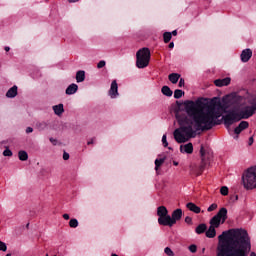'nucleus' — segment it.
Listing matches in <instances>:
<instances>
[{"label": "nucleus", "instance_id": "c9c22d12", "mask_svg": "<svg viewBox=\"0 0 256 256\" xmlns=\"http://www.w3.org/2000/svg\"><path fill=\"white\" fill-rule=\"evenodd\" d=\"M189 251L191 253H197V245H195V244L190 245L189 246Z\"/></svg>", "mask_w": 256, "mask_h": 256}, {"label": "nucleus", "instance_id": "37998d69", "mask_svg": "<svg viewBox=\"0 0 256 256\" xmlns=\"http://www.w3.org/2000/svg\"><path fill=\"white\" fill-rule=\"evenodd\" d=\"M63 159H64V161H69V153L64 152L63 153Z\"/></svg>", "mask_w": 256, "mask_h": 256}, {"label": "nucleus", "instance_id": "393cba45", "mask_svg": "<svg viewBox=\"0 0 256 256\" xmlns=\"http://www.w3.org/2000/svg\"><path fill=\"white\" fill-rule=\"evenodd\" d=\"M18 157L20 161H27L29 159V154L25 150H20L18 152Z\"/></svg>", "mask_w": 256, "mask_h": 256}, {"label": "nucleus", "instance_id": "9b49d317", "mask_svg": "<svg viewBox=\"0 0 256 256\" xmlns=\"http://www.w3.org/2000/svg\"><path fill=\"white\" fill-rule=\"evenodd\" d=\"M214 217L220 219L222 221L221 224L223 225V223L227 221V208H221Z\"/></svg>", "mask_w": 256, "mask_h": 256}, {"label": "nucleus", "instance_id": "49530a36", "mask_svg": "<svg viewBox=\"0 0 256 256\" xmlns=\"http://www.w3.org/2000/svg\"><path fill=\"white\" fill-rule=\"evenodd\" d=\"M94 141H95V138H92L90 141L87 142V145H93Z\"/></svg>", "mask_w": 256, "mask_h": 256}, {"label": "nucleus", "instance_id": "e2e57ef3", "mask_svg": "<svg viewBox=\"0 0 256 256\" xmlns=\"http://www.w3.org/2000/svg\"><path fill=\"white\" fill-rule=\"evenodd\" d=\"M46 256H49V254H46Z\"/></svg>", "mask_w": 256, "mask_h": 256}, {"label": "nucleus", "instance_id": "b1692460", "mask_svg": "<svg viewBox=\"0 0 256 256\" xmlns=\"http://www.w3.org/2000/svg\"><path fill=\"white\" fill-rule=\"evenodd\" d=\"M161 93H163L166 97H173V90L169 88V86H163Z\"/></svg>", "mask_w": 256, "mask_h": 256}, {"label": "nucleus", "instance_id": "bf43d9fd", "mask_svg": "<svg viewBox=\"0 0 256 256\" xmlns=\"http://www.w3.org/2000/svg\"><path fill=\"white\" fill-rule=\"evenodd\" d=\"M176 103H177V105H179V101H177Z\"/></svg>", "mask_w": 256, "mask_h": 256}, {"label": "nucleus", "instance_id": "c85d7f7f", "mask_svg": "<svg viewBox=\"0 0 256 256\" xmlns=\"http://www.w3.org/2000/svg\"><path fill=\"white\" fill-rule=\"evenodd\" d=\"M69 227H71L72 229H77V227H79V221L75 218H72L69 221Z\"/></svg>", "mask_w": 256, "mask_h": 256}, {"label": "nucleus", "instance_id": "4be33fe9", "mask_svg": "<svg viewBox=\"0 0 256 256\" xmlns=\"http://www.w3.org/2000/svg\"><path fill=\"white\" fill-rule=\"evenodd\" d=\"M222 221L217 218L216 216L212 217L210 220V226L215 227L216 229H218V227H220Z\"/></svg>", "mask_w": 256, "mask_h": 256}, {"label": "nucleus", "instance_id": "ea45409f", "mask_svg": "<svg viewBox=\"0 0 256 256\" xmlns=\"http://www.w3.org/2000/svg\"><path fill=\"white\" fill-rule=\"evenodd\" d=\"M242 131H243V130L241 129L240 126H237V127L234 129L235 135H240V133H241Z\"/></svg>", "mask_w": 256, "mask_h": 256}, {"label": "nucleus", "instance_id": "a878e982", "mask_svg": "<svg viewBox=\"0 0 256 256\" xmlns=\"http://www.w3.org/2000/svg\"><path fill=\"white\" fill-rule=\"evenodd\" d=\"M36 127H37V129H39V131H45V129H47V127H49V123H48V122H45V121H43V122H38V123L36 124Z\"/></svg>", "mask_w": 256, "mask_h": 256}, {"label": "nucleus", "instance_id": "de8ad7c7", "mask_svg": "<svg viewBox=\"0 0 256 256\" xmlns=\"http://www.w3.org/2000/svg\"><path fill=\"white\" fill-rule=\"evenodd\" d=\"M50 142H52L54 145H57V140L54 138H50Z\"/></svg>", "mask_w": 256, "mask_h": 256}, {"label": "nucleus", "instance_id": "c03bdc74", "mask_svg": "<svg viewBox=\"0 0 256 256\" xmlns=\"http://www.w3.org/2000/svg\"><path fill=\"white\" fill-rule=\"evenodd\" d=\"M26 133H33V128L27 127L26 128Z\"/></svg>", "mask_w": 256, "mask_h": 256}, {"label": "nucleus", "instance_id": "a18cd8bd", "mask_svg": "<svg viewBox=\"0 0 256 256\" xmlns=\"http://www.w3.org/2000/svg\"><path fill=\"white\" fill-rule=\"evenodd\" d=\"M63 219H65L66 221H69L70 219L69 214H63Z\"/></svg>", "mask_w": 256, "mask_h": 256}, {"label": "nucleus", "instance_id": "8fccbe9b", "mask_svg": "<svg viewBox=\"0 0 256 256\" xmlns=\"http://www.w3.org/2000/svg\"><path fill=\"white\" fill-rule=\"evenodd\" d=\"M171 35L174 36V37H177V30H173Z\"/></svg>", "mask_w": 256, "mask_h": 256}, {"label": "nucleus", "instance_id": "7c9ffc66", "mask_svg": "<svg viewBox=\"0 0 256 256\" xmlns=\"http://www.w3.org/2000/svg\"><path fill=\"white\" fill-rule=\"evenodd\" d=\"M242 131H245V129L249 128V122L247 121H241L238 125Z\"/></svg>", "mask_w": 256, "mask_h": 256}, {"label": "nucleus", "instance_id": "864d4df0", "mask_svg": "<svg viewBox=\"0 0 256 256\" xmlns=\"http://www.w3.org/2000/svg\"><path fill=\"white\" fill-rule=\"evenodd\" d=\"M68 1V3H77V1H79V0H67Z\"/></svg>", "mask_w": 256, "mask_h": 256}, {"label": "nucleus", "instance_id": "79ce46f5", "mask_svg": "<svg viewBox=\"0 0 256 256\" xmlns=\"http://www.w3.org/2000/svg\"><path fill=\"white\" fill-rule=\"evenodd\" d=\"M178 87H185V79L180 78L179 83H178Z\"/></svg>", "mask_w": 256, "mask_h": 256}, {"label": "nucleus", "instance_id": "ddd939ff", "mask_svg": "<svg viewBox=\"0 0 256 256\" xmlns=\"http://www.w3.org/2000/svg\"><path fill=\"white\" fill-rule=\"evenodd\" d=\"M180 153L191 155L193 153V143L189 142L188 144L180 145Z\"/></svg>", "mask_w": 256, "mask_h": 256}, {"label": "nucleus", "instance_id": "f03ea898", "mask_svg": "<svg viewBox=\"0 0 256 256\" xmlns=\"http://www.w3.org/2000/svg\"><path fill=\"white\" fill-rule=\"evenodd\" d=\"M216 256H249L251 237L245 229H230L218 236Z\"/></svg>", "mask_w": 256, "mask_h": 256}, {"label": "nucleus", "instance_id": "c756f323", "mask_svg": "<svg viewBox=\"0 0 256 256\" xmlns=\"http://www.w3.org/2000/svg\"><path fill=\"white\" fill-rule=\"evenodd\" d=\"M163 39H164V43H169V41L173 39L171 32H164Z\"/></svg>", "mask_w": 256, "mask_h": 256}, {"label": "nucleus", "instance_id": "09e8293b", "mask_svg": "<svg viewBox=\"0 0 256 256\" xmlns=\"http://www.w3.org/2000/svg\"><path fill=\"white\" fill-rule=\"evenodd\" d=\"M169 49H173V47H175V43L171 42L169 45H168Z\"/></svg>", "mask_w": 256, "mask_h": 256}, {"label": "nucleus", "instance_id": "1a4fd4ad", "mask_svg": "<svg viewBox=\"0 0 256 256\" xmlns=\"http://www.w3.org/2000/svg\"><path fill=\"white\" fill-rule=\"evenodd\" d=\"M251 57H253V51L249 48L244 49L240 55L242 63H248Z\"/></svg>", "mask_w": 256, "mask_h": 256}, {"label": "nucleus", "instance_id": "052dcab7", "mask_svg": "<svg viewBox=\"0 0 256 256\" xmlns=\"http://www.w3.org/2000/svg\"><path fill=\"white\" fill-rule=\"evenodd\" d=\"M6 256H11V254H7Z\"/></svg>", "mask_w": 256, "mask_h": 256}, {"label": "nucleus", "instance_id": "5701e85b", "mask_svg": "<svg viewBox=\"0 0 256 256\" xmlns=\"http://www.w3.org/2000/svg\"><path fill=\"white\" fill-rule=\"evenodd\" d=\"M76 81L77 83H83V81H85V71L79 70L76 73Z\"/></svg>", "mask_w": 256, "mask_h": 256}, {"label": "nucleus", "instance_id": "0eeeda50", "mask_svg": "<svg viewBox=\"0 0 256 256\" xmlns=\"http://www.w3.org/2000/svg\"><path fill=\"white\" fill-rule=\"evenodd\" d=\"M109 95L111 99H115L119 95V86L117 85V80H113L110 86Z\"/></svg>", "mask_w": 256, "mask_h": 256}, {"label": "nucleus", "instance_id": "5fc2aeb1", "mask_svg": "<svg viewBox=\"0 0 256 256\" xmlns=\"http://www.w3.org/2000/svg\"><path fill=\"white\" fill-rule=\"evenodd\" d=\"M173 165H175V167H177L179 165V162L173 161Z\"/></svg>", "mask_w": 256, "mask_h": 256}, {"label": "nucleus", "instance_id": "f8f14e48", "mask_svg": "<svg viewBox=\"0 0 256 256\" xmlns=\"http://www.w3.org/2000/svg\"><path fill=\"white\" fill-rule=\"evenodd\" d=\"M231 83V78L226 77L223 79H217L214 81V85H216V87H227V85H230Z\"/></svg>", "mask_w": 256, "mask_h": 256}, {"label": "nucleus", "instance_id": "20e7f679", "mask_svg": "<svg viewBox=\"0 0 256 256\" xmlns=\"http://www.w3.org/2000/svg\"><path fill=\"white\" fill-rule=\"evenodd\" d=\"M200 156H201V164L199 166L193 164L190 165V175H195L199 177V175H203V171L207 167L209 160L211 159V153L205 151V147L201 145L200 147Z\"/></svg>", "mask_w": 256, "mask_h": 256}, {"label": "nucleus", "instance_id": "f704fd0d", "mask_svg": "<svg viewBox=\"0 0 256 256\" xmlns=\"http://www.w3.org/2000/svg\"><path fill=\"white\" fill-rule=\"evenodd\" d=\"M215 209H217V204L213 203L212 205H210L207 209L208 213H211V211H215Z\"/></svg>", "mask_w": 256, "mask_h": 256}, {"label": "nucleus", "instance_id": "58836bf2", "mask_svg": "<svg viewBox=\"0 0 256 256\" xmlns=\"http://www.w3.org/2000/svg\"><path fill=\"white\" fill-rule=\"evenodd\" d=\"M105 65H107V63L105 62V60H102V61H100V62L97 64V68H98V69H103V67H105Z\"/></svg>", "mask_w": 256, "mask_h": 256}, {"label": "nucleus", "instance_id": "39448f33", "mask_svg": "<svg viewBox=\"0 0 256 256\" xmlns=\"http://www.w3.org/2000/svg\"><path fill=\"white\" fill-rule=\"evenodd\" d=\"M151 61V50L144 47L137 51L136 53V67L138 69H145L149 67V62Z\"/></svg>", "mask_w": 256, "mask_h": 256}, {"label": "nucleus", "instance_id": "473e14b6", "mask_svg": "<svg viewBox=\"0 0 256 256\" xmlns=\"http://www.w3.org/2000/svg\"><path fill=\"white\" fill-rule=\"evenodd\" d=\"M162 145L163 147H169V142H167V134L162 136Z\"/></svg>", "mask_w": 256, "mask_h": 256}, {"label": "nucleus", "instance_id": "4c0bfd02", "mask_svg": "<svg viewBox=\"0 0 256 256\" xmlns=\"http://www.w3.org/2000/svg\"><path fill=\"white\" fill-rule=\"evenodd\" d=\"M0 251H7V244L3 241H0Z\"/></svg>", "mask_w": 256, "mask_h": 256}, {"label": "nucleus", "instance_id": "bb28decb", "mask_svg": "<svg viewBox=\"0 0 256 256\" xmlns=\"http://www.w3.org/2000/svg\"><path fill=\"white\" fill-rule=\"evenodd\" d=\"M165 157L155 160V171H159V167L165 163Z\"/></svg>", "mask_w": 256, "mask_h": 256}, {"label": "nucleus", "instance_id": "a211bd4d", "mask_svg": "<svg viewBox=\"0 0 256 256\" xmlns=\"http://www.w3.org/2000/svg\"><path fill=\"white\" fill-rule=\"evenodd\" d=\"M17 86L16 85H14L13 87H11L8 91H7V93H6V97L8 98V99H14V97H17Z\"/></svg>", "mask_w": 256, "mask_h": 256}, {"label": "nucleus", "instance_id": "dca6fc26", "mask_svg": "<svg viewBox=\"0 0 256 256\" xmlns=\"http://www.w3.org/2000/svg\"><path fill=\"white\" fill-rule=\"evenodd\" d=\"M157 215L159 218L167 217L169 215V210H167V207L160 206L157 208Z\"/></svg>", "mask_w": 256, "mask_h": 256}, {"label": "nucleus", "instance_id": "6ab92c4d", "mask_svg": "<svg viewBox=\"0 0 256 256\" xmlns=\"http://www.w3.org/2000/svg\"><path fill=\"white\" fill-rule=\"evenodd\" d=\"M52 109H53L55 115H58V117L63 115V113H65V108H63V104L55 105V106H53Z\"/></svg>", "mask_w": 256, "mask_h": 256}, {"label": "nucleus", "instance_id": "9d476101", "mask_svg": "<svg viewBox=\"0 0 256 256\" xmlns=\"http://www.w3.org/2000/svg\"><path fill=\"white\" fill-rule=\"evenodd\" d=\"M183 217V210L181 208H178L172 212V223H177V221H181V218Z\"/></svg>", "mask_w": 256, "mask_h": 256}, {"label": "nucleus", "instance_id": "680f3d73", "mask_svg": "<svg viewBox=\"0 0 256 256\" xmlns=\"http://www.w3.org/2000/svg\"><path fill=\"white\" fill-rule=\"evenodd\" d=\"M168 149H170V150H171L172 148H171V147H168Z\"/></svg>", "mask_w": 256, "mask_h": 256}, {"label": "nucleus", "instance_id": "aec40b11", "mask_svg": "<svg viewBox=\"0 0 256 256\" xmlns=\"http://www.w3.org/2000/svg\"><path fill=\"white\" fill-rule=\"evenodd\" d=\"M207 231V224H199L196 229H195V233H197V235H203V233H206Z\"/></svg>", "mask_w": 256, "mask_h": 256}, {"label": "nucleus", "instance_id": "f3484780", "mask_svg": "<svg viewBox=\"0 0 256 256\" xmlns=\"http://www.w3.org/2000/svg\"><path fill=\"white\" fill-rule=\"evenodd\" d=\"M186 207L189 209V211H192V213H201V208L193 202L187 203Z\"/></svg>", "mask_w": 256, "mask_h": 256}, {"label": "nucleus", "instance_id": "2f4dec72", "mask_svg": "<svg viewBox=\"0 0 256 256\" xmlns=\"http://www.w3.org/2000/svg\"><path fill=\"white\" fill-rule=\"evenodd\" d=\"M221 195L227 196L229 195V188L227 186H222L220 189Z\"/></svg>", "mask_w": 256, "mask_h": 256}, {"label": "nucleus", "instance_id": "2eb2a0df", "mask_svg": "<svg viewBox=\"0 0 256 256\" xmlns=\"http://www.w3.org/2000/svg\"><path fill=\"white\" fill-rule=\"evenodd\" d=\"M78 90L79 86L75 83H72L66 88V95H75V92Z\"/></svg>", "mask_w": 256, "mask_h": 256}, {"label": "nucleus", "instance_id": "f257e3e1", "mask_svg": "<svg viewBox=\"0 0 256 256\" xmlns=\"http://www.w3.org/2000/svg\"><path fill=\"white\" fill-rule=\"evenodd\" d=\"M187 115H176L179 128L173 132L174 139L178 143H187L197 137V131H210L219 125L221 111L217 108V102H203L187 100L184 102Z\"/></svg>", "mask_w": 256, "mask_h": 256}, {"label": "nucleus", "instance_id": "72a5a7b5", "mask_svg": "<svg viewBox=\"0 0 256 256\" xmlns=\"http://www.w3.org/2000/svg\"><path fill=\"white\" fill-rule=\"evenodd\" d=\"M3 155H4V157H13V152L11 150H9L8 148H6L3 151Z\"/></svg>", "mask_w": 256, "mask_h": 256}, {"label": "nucleus", "instance_id": "412c9836", "mask_svg": "<svg viewBox=\"0 0 256 256\" xmlns=\"http://www.w3.org/2000/svg\"><path fill=\"white\" fill-rule=\"evenodd\" d=\"M180 78H181V75L177 73H172L168 76L169 81L172 82L173 85L177 84Z\"/></svg>", "mask_w": 256, "mask_h": 256}, {"label": "nucleus", "instance_id": "3c124183", "mask_svg": "<svg viewBox=\"0 0 256 256\" xmlns=\"http://www.w3.org/2000/svg\"><path fill=\"white\" fill-rule=\"evenodd\" d=\"M4 51L9 52V51H11V48L9 46H5Z\"/></svg>", "mask_w": 256, "mask_h": 256}, {"label": "nucleus", "instance_id": "6e6552de", "mask_svg": "<svg viewBox=\"0 0 256 256\" xmlns=\"http://www.w3.org/2000/svg\"><path fill=\"white\" fill-rule=\"evenodd\" d=\"M158 223L164 227H173V225H175L170 215L158 218Z\"/></svg>", "mask_w": 256, "mask_h": 256}, {"label": "nucleus", "instance_id": "4468645a", "mask_svg": "<svg viewBox=\"0 0 256 256\" xmlns=\"http://www.w3.org/2000/svg\"><path fill=\"white\" fill-rule=\"evenodd\" d=\"M215 229H216L215 226L210 225L208 230H206L205 235L208 239H214V237L217 236V230Z\"/></svg>", "mask_w": 256, "mask_h": 256}, {"label": "nucleus", "instance_id": "4d7b16f0", "mask_svg": "<svg viewBox=\"0 0 256 256\" xmlns=\"http://www.w3.org/2000/svg\"><path fill=\"white\" fill-rule=\"evenodd\" d=\"M218 107H221V103L220 102H218Z\"/></svg>", "mask_w": 256, "mask_h": 256}, {"label": "nucleus", "instance_id": "e433bc0d", "mask_svg": "<svg viewBox=\"0 0 256 256\" xmlns=\"http://www.w3.org/2000/svg\"><path fill=\"white\" fill-rule=\"evenodd\" d=\"M164 252H165L166 255H168V256H173V255H174L173 250H171V248H169V247H166V248L164 249Z\"/></svg>", "mask_w": 256, "mask_h": 256}, {"label": "nucleus", "instance_id": "603ef678", "mask_svg": "<svg viewBox=\"0 0 256 256\" xmlns=\"http://www.w3.org/2000/svg\"><path fill=\"white\" fill-rule=\"evenodd\" d=\"M249 145H253V137L249 138Z\"/></svg>", "mask_w": 256, "mask_h": 256}, {"label": "nucleus", "instance_id": "7ed1b4c3", "mask_svg": "<svg viewBox=\"0 0 256 256\" xmlns=\"http://www.w3.org/2000/svg\"><path fill=\"white\" fill-rule=\"evenodd\" d=\"M256 113V100L253 99L239 110H229L226 115L222 117L224 125L230 127L233 123H237L243 119H249Z\"/></svg>", "mask_w": 256, "mask_h": 256}, {"label": "nucleus", "instance_id": "423d86ee", "mask_svg": "<svg viewBox=\"0 0 256 256\" xmlns=\"http://www.w3.org/2000/svg\"><path fill=\"white\" fill-rule=\"evenodd\" d=\"M244 189H256V166L249 168L242 176Z\"/></svg>", "mask_w": 256, "mask_h": 256}, {"label": "nucleus", "instance_id": "13d9d810", "mask_svg": "<svg viewBox=\"0 0 256 256\" xmlns=\"http://www.w3.org/2000/svg\"><path fill=\"white\" fill-rule=\"evenodd\" d=\"M237 199H239V196H236V201H237Z\"/></svg>", "mask_w": 256, "mask_h": 256}, {"label": "nucleus", "instance_id": "6e6d98bb", "mask_svg": "<svg viewBox=\"0 0 256 256\" xmlns=\"http://www.w3.org/2000/svg\"><path fill=\"white\" fill-rule=\"evenodd\" d=\"M250 256H256V253L255 252H251Z\"/></svg>", "mask_w": 256, "mask_h": 256}, {"label": "nucleus", "instance_id": "a19ab883", "mask_svg": "<svg viewBox=\"0 0 256 256\" xmlns=\"http://www.w3.org/2000/svg\"><path fill=\"white\" fill-rule=\"evenodd\" d=\"M185 223H187L188 225H191L193 223V218H191L190 216H187L185 218Z\"/></svg>", "mask_w": 256, "mask_h": 256}, {"label": "nucleus", "instance_id": "cd10ccee", "mask_svg": "<svg viewBox=\"0 0 256 256\" xmlns=\"http://www.w3.org/2000/svg\"><path fill=\"white\" fill-rule=\"evenodd\" d=\"M185 95V92L181 89H176L174 91V99H181Z\"/></svg>", "mask_w": 256, "mask_h": 256}]
</instances>
